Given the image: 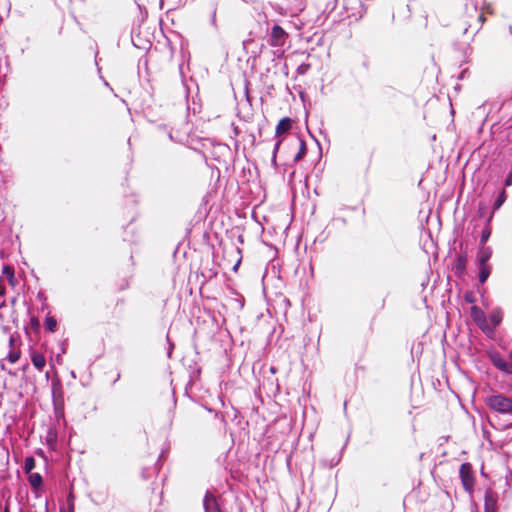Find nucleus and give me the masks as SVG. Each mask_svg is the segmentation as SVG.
Segmentation results:
<instances>
[{"instance_id":"obj_21","label":"nucleus","mask_w":512,"mask_h":512,"mask_svg":"<svg viewBox=\"0 0 512 512\" xmlns=\"http://www.w3.org/2000/svg\"><path fill=\"white\" fill-rule=\"evenodd\" d=\"M502 201H503L502 198H499V200L497 202V207H499L501 205Z\"/></svg>"},{"instance_id":"obj_5","label":"nucleus","mask_w":512,"mask_h":512,"mask_svg":"<svg viewBox=\"0 0 512 512\" xmlns=\"http://www.w3.org/2000/svg\"><path fill=\"white\" fill-rule=\"evenodd\" d=\"M490 359L494 366H496L501 371L512 374V364L507 363L500 354L498 353H492L490 354Z\"/></svg>"},{"instance_id":"obj_19","label":"nucleus","mask_w":512,"mask_h":512,"mask_svg":"<svg viewBox=\"0 0 512 512\" xmlns=\"http://www.w3.org/2000/svg\"><path fill=\"white\" fill-rule=\"evenodd\" d=\"M68 506H69L70 512H73L74 506H73L72 500L68 501Z\"/></svg>"},{"instance_id":"obj_9","label":"nucleus","mask_w":512,"mask_h":512,"mask_svg":"<svg viewBox=\"0 0 512 512\" xmlns=\"http://www.w3.org/2000/svg\"><path fill=\"white\" fill-rule=\"evenodd\" d=\"M29 483L35 490H39L43 483L41 475L39 473H30Z\"/></svg>"},{"instance_id":"obj_1","label":"nucleus","mask_w":512,"mask_h":512,"mask_svg":"<svg viewBox=\"0 0 512 512\" xmlns=\"http://www.w3.org/2000/svg\"><path fill=\"white\" fill-rule=\"evenodd\" d=\"M490 409L499 413H512V400L503 395H491L486 398Z\"/></svg>"},{"instance_id":"obj_15","label":"nucleus","mask_w":512,"mask_h":512,"mask_svg":"<svg viewBox=\"0 0 512 512\" xmlns=\"http://www.w3.org/2000/svg\"><path fill=\"white\" fill-rule=\"evenodd\" d=\"M35 468V460L32 457H28L24 463V469L27 473H31V471Z\"/></svg>"},{"instance_id":"obj_8","label":"nucleus","mask_w":512,"mask_h":512,"mask_svg":"<svg viewBox=\"0 0 512 512\" xmlns=\"http://www.w3.org/2000/svg\"><path fill=\"white\" fill-rule=\"evenodd\" d=\"M496 498L491 493H486L485 496V512H497Z\"/></svg>"},{"instance_id":"obj_7","label":"nucleus","mask_w":512,"mask_h":512,"mask_svg":"<svg viewBox=\"0 0 512 512\" xmlns=\"http://www.w3.org/2000/svg\"><path fill=\"white\" fill-rule=\"evenodd\" d=\"M31 361L33 365L39 370H43L46 365V359L43 354L34 352L31 355Z\"/></svg>"},{"instance_id":"obj_20","label":"nucleus","mask_w":512,"mask_h":512,"mask_svg":"<svg viewBox=\"0 0 512 512\" xmlns=\"http://www.w3.org/2000/svg\"><path fill=\"white\" fill-rule=\"evenodd\" d=\"M5 293V288L3 285L0 284V295H3Z\"/></svg>"},{"instance_id":"obj_10","label":"nucleus","mask_w":512,"mask_h":512,"mask_svg":"<svg viewBox=\"0 0 512 512\" xmlns=\"http://www.w3.org/2000/svg\"><path fill=\"white\" fill-rule=\"evenodd\" d=\"M490 257H491V251L488 248L480 249V251L478 253L479 266L486 265V263L490 259Z\"/></svg>"},{"instance_id":"obj_17","label":"nucleus","mask_w":512,"mask_h":512,"mask_svg":"<svg viewBox=\"0 0 512 512\" xmlns=\"http://www.w3.org/2000/svg\"><path fill=\"white\" fill-rule=\"evenodd\" d=\"M56 320L54 318H47L45 321V326L49 331H54L56 328Z\"/></svg>"},{"instance_id":"obj_3","label":"nucleus","mask_w":512,"mask_h":512,"mask_svg":"<svg viewBox=\"0 0 512 512\" xmlns=\"http://www.w3.org/2000/svg\"><path fill=\"white\" fill-rule=\"evenodd\" d=\"M471 316L483 331H491V328L487 323L485 314L478 307L474 306L471 308Z\"/></svg>"},{"instance_id":"obj_6","label":"nucleus","mask_w":512,"mask_h":512,"mask_svg":"<svg viewBox=\"0 0 512 512\" xmlns=\"http://www.w3.org/2000/svg\"><path fill=\"white\" fill-rule=\"evenodd\" d=\"M286 38L285 31L278 25L272 28L271 32V45L272 46H281L284 44Z\"/></svg>"},{"instance_id":"obj_18","label":"nucleus","mask_w":512,"mask_h":512,"mask_svg":"<svg viewBox=\"0 0 512 512\" xmlns=\"http://www.w3.org/2000/svg\"><path fill=\"white\" fill-rule=\"evenodd\" d=\"M3 274H5L8 278H13L14 275L12 268L9 266H5L3 268Z\"/></svg>"},{"instance_id":"obj_4","label":"nucleus","mask_w":512,"mask_h":512,"mask_svg":"<svg viewBox=\"0 0 512 512\" xmlns=\"http://www.w3.org/2000/svg\"><path fill=\"white\" fill-rule=\"evenodd\" d=\"M460 476L465 489L471 490L473 487V475L470 464L464 463L461 465Z\"/></svg>"},{"instance_id":"obj_2","label":"nucleus","mask_w":512,"mask_h":512,"mask_svg":"<svg viewBox=\"0 0 512 512\" xmlns=\"http://www.w3.org/2000/svg\"><path fill=\"white\" fill-rule=\"evenodd\" d=\"M292 128V120L289 117L282 118L276 126L275 135L278 141L275 144L273 151V158L275 159L276 154L282 143V136Z\"/></svg>"},{"instance_id":"obj_12","label":"nucleus","mask_w":512,"mask_h":512,"mask_svg":"<svg viewBox=\"0 0 512 512\" xmlns=\"http://www.w3.org/2000/svg\"><path fill=\"white\" fill-rule=\"evenodd\" d=\"M206 512H219L214 498L207 497L205 500Z\"/></svg>"},{"instance_id":"obj_14","label":"nucleus","mask_w":512,"mask_h":512,"mask_svg":"<svg viewBox=\"0 0 512 512\" xmlns=\"http://www.w3.org/2000/svg\"><path fill=\"white\" fill-rule=\"evenodd\" d=\"M20 355H21L20 351L13 350V351L9 352V354L7 355V360L10 363L14 364L19 360Z\"/></svg>"},{"instance_id":"obj_13","label":"nucleus","mask_w":512,"mask_h":512,"mask_svg":"<svg viewBox=\"0 0 512 512\" xmlns=\"http://www.w3.org/2000/svg\"><path fill=\"white\" fill-rule=\"evenodd\" d=\"M305 154H306V144L304 141L300 140L299 141V151L295 155L294 160L299 161L300 159H302L305 156Z\"/></svg>"},{"instance_id":"obj_11","label":"nucleus","mask_w":512,"mask_h":512,"mask_svg":"<svg viewBox=\"0 0 512 512\" xmlns=\"http://www.w3.org/2000/svg\"><path fill=\"white\" fill-rule=\"evenodd\" d=\"M502 317H503V314L500 310H495L491 313V315H490V321L492 323V327H490L491 330L500 324V322L502 321Z\"/></svg>"},{"instance_id":"obj_16","label":"nucleus","mask_w":512,"mask_h":512,"mask_svg":"<svg viewBox=\"0 0 512 512\" xmlns=\"http://www.w3.org/2000/svg\"><path fill=\"white\" fill-rule=\"evenodd\" d=\"M480 267V281L481 282H485L486 279L488 278L489 276V273H490V269L487 265H484V266H479Z\"/></svg>"}]
</instances>
